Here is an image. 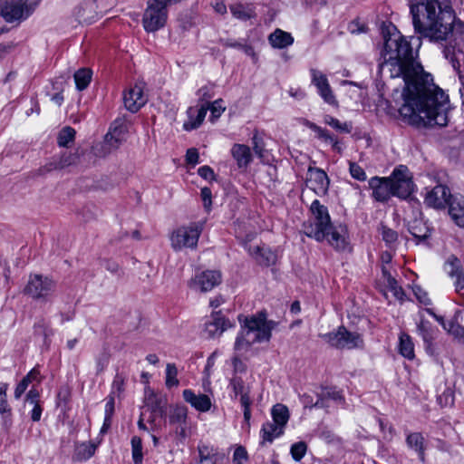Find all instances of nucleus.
<instances>
[{
	"label": "nucleus",
	"instance_id": "nucleus-42",
	"mask_svg": "<svg viewBox=\"0 0 464 464\" xmlns=\"http://www.w3.org/2000/svg\"><path fill=\"white\" fill-rule=\"evenodd\" d=\"M131 451L132 459L135 464L141 463L143 459L142 441L141 439L138 436H134L131 439Z\"/></svg>",
	"mask_w": 464,
	"mask_h": 464
},
{
	"label": "nucleus",
	"instance_id": "nucleus-54",
	"mask_svg": "<svg viewBox=\"0 0 464 464\" xmlns=\"http://www.w3.org/2000/svg\"><path fill=\"white\" fill-rule=\"evenodd\" d=\"M208 110H210L211 118L213 120L219 118L226 110V108L223 106V100H216L210 106L208 105Z\"/></svg>",
	"mask_w": 464,
	"mask_h": 464
},
{
	"label": "nucleus",
	"instance_id": "nucleus-27",
	"mask_svg": "<svg viewBox=\"0 0 464 464\" xmlns=\"http://www.w3.org/2000/svg\"><path fill=\"white\" fill-rule=\"evenodd\" d=\"M229 10L234 18L240 21H247L256 17V8L253 4L237 2L229 5Z\"/></svg>",
	"mask_w": 464,
	"mask_h": 464
},
{
	"label": "nucleus",
	"instance_id": "nucleus-56",
	"mask_svg": "<svg viewBox=\"0 0 464 464\" xmlns=\"http://www.w3.org/2000/svg\"><path fill=\"white\" fill-rule=\"evenodd\" d=\"M226 45L228 47H231V48H237V49L242 50L248 56H252V57L256 56L255 50L251 45L243 44L238 42L227 43Z\"/></svg>",
	"mask_w": 464,
	"mask_h": 464
},
{
	"label": "nucleus",
	"instance_id": "nucleus-49",
	"mask_svg": "<svg viewBox=\"0 0 464 464\" xmlns=\"http://www.w3.org/2000/svg\"><path fill=\"white\" fill-rule=\"evenodd\" d=\"M442 53H443L444 57L447 60L450 61V63H451L453 69L455 71H459L460 63H459V59L457 57L455 49L451 48V47H449V46H445L443 48Z\"/></svg>",
	"mask_w": 464,
	"mask_h": 464
},
{
	"label": "nucleus",
	"instance_id": "nucleus-41",
	"mask_svg": "<svg viewBox=\"0 0 464 464\" xmlns=\"http://www.w3.org/2000/svg\"><path fill=\"white\" fill-rule=\"evenodd\" d=\"M324 122L342 132L350 133L353 130V125L351 122H341L338 119L332 116H326Z\"/></svg>",
	"mask_w": 464,
	"mask_h": 464
},
{
	"label": "nucleus",
	"instance_id": "nucleus-10",
	"mask_svg": "<svg viewBox=\"0 0 464 464\" xmlns=\"http://www.w3.org/2000/svg\"><path fill=\"white\" fill-rule=\"evenodd\" d=\"M130 122L125 119H116L111 124L109 132L105 135L102 144V156L116 150L127 139Z\"/></svg>",
	"mask_w": 464,
	"mask_h": 464
},
{
	"label": "nucleus",
	"instance_id": "nucleus-50",
	"mask_svg": "<svg viewBox=\"0 0 464 464\" xmlns=\"http://www.w3.org/2000/svg\"><path fill=\"white\" fill-rule=\"evenodd\" d=\"M253 150L255 153L259 157H264L265 151V143L263 141V138L258 134V132H255L252 138Z\"/></svg>",
	"mask_w": 464,
	"mask_h": 464
},
{
	"label": "nucleus",
	"instance_id": "nucleus-13",
	"mask_svg": "<svg viewBox=\"0 0 464 464\" xmlns=\"http://www.w3.org/2000/svg\"><path fill=\"white\" fill-rule=\"evenodd\" d=\"M444 271L451 279L456 293L462 295L464 290V269L461 261L454 255H450L443 266Z\"/></svg>",
	"mask_w": 464,
	"mask_h": 464
},
{
	"label": "nucleus",
	"instance_id": "nucleus-32",
	"mask_svg": "<svg viewBox=\"0 0 464 464\" xmlns=\"http://www.w3.org/2000/svg\"><path fill=\"white\" fill-rule=\"evenodd\" d=\"M271 416L273 420L272 422L285 430L290 418L288 408L282 403H277L273 406L271 410Z\"/></svg>",
	"mask_w": 464,
	"mask_h": 464
},
{
	"label": "nucleus",
	"instance_id": "nucleus-3",
	"mask_svg": "<svg viewBox=\"0 0 464 464\" xmlns=\"http://www.w3.org/2000/svg\"><path fill=\"white\" fill-rule=\"evenodd\" d=\"M240 323V332L238 333L234 349L240 354H246L251 349V346L256 343L268 342L272 336V330L276 323L267 320L265 313L260 312L256 314L238 316Z\"/></svg>",
	"mask_w": 464,
	"mask_h": 464
},
{
	"label": "nucleus",
	"instance_id": "nucleus-57",
	"mask_svg": "<svg viewBox=\"0 0 464 464\" xmlns=\"http://www.w3.org/2000/svg\"><path fill=\"white\" fill-rule=\"evenodd\" d=\"M413 292H414L416 298L418 299V301L420 304H422L424 305L431 304V300L430 299L428 293L425 290H423L421 287L416 286L413 289Z\"/></svg>",
	"mask_w": 464,
	"mask_h": 464
},
{
	"label": "nucleus",
	"instance_id": "nucleus-22",
	"mask_svg": "<svg viewBox=\"0 0 464 464\" xmlns=\"http://www.w3.org/2000/svg\"><path fill=\"white\" fill-rule=\"evenodd\" d=\"M97 0H83L75 8V15L80 22L92 23L99 13Z\"/></svg>",
	"mask_w": 464,
	"mask_h": 464
},
{
	"label": "nucleus",
	"instance_id": "nucleus-37",
	"mask_svg": "<svg viewBox=\"0 0 464 464\" xmlns=\"http://www.w3.org/2000/svg\"><path fill=\"white\" fill-rule=\"evenodd\" d=\"M96 447L91 442H83L76 447L74 459L76 460H86L95 453Z\"/></svg>",
	"mask_w": 464,
	"mask_h": 464
},
{
	"label": "nucleus",
	"instance_id": "nucleus-47",
	"mask_svg": "<svg viewBox=\"0 0 464 464\" xmlns=\"http://www.w3.org/2000/svg\"><path fill=\"white\" fill-rule=\"evenodd\" d=\"M349 172L356 180L364 181L367 179L364 169L356 162L349 161Z\"/></svg>",
	"mask_w": 464,
	"mask_h": 464
},
{
	"label": "nucleus",
	"instance_id": "nucleus-63",
	"mask_svg": "<svg viewBox=\"0 0 464 464\" xmlns=\"http://www.w3.org/2000/svg\"><path fill=\"white\" fill-rule=\"evenodd\" d=\"M198 173L200 177H202L205 179H214V171L213 169L208 166H202L198 169Z\"/></svg>",
	"mask_w": 464,
	"mask_h": 464
},
{
	"label": "nucleus",
	"instance_id": "nucleus-26",
	"mask_svg": "<svg viewBox=\"0 0 464 464\" xmlns=\"http://www.w3.org/2000/svg\"><path fill=\"white\" fill-rule=\"evenodd\" d=\"M198 451L199 464H218L219 460L223 459V455L218 452V449L208 444H198Z\"/></svg>",
	"mask_w": 464,
	"mask_h": 464
},
{
	"label": "nucleus",
	"instance_id": "nucleus-25",
	"mask_svg": "<svg viewBox=\"0 0 464 464\" xmlns=\"http://www.w3.org/2000/svg\"><path fill=\"white\" fill-rule=\"evenodd\" d=\"M230 153L239 169H246L252 161L251 150L247 145L236 143Z\"/></svg>",
	"mask_w": 464,
	"mask_h": 464
},
{
	"label": "nucleus",
	"instance_id": "nucleus-17",
	"mask_svg": "<svg viewBox=\"0 0 464 464\" xmlns=\"http://www.w3.org/2000/svg\"><path fill=\"white\" fill-rule=\"evenodd\" d=\"M147 102V97L140 84H135L123 93V103L129 111L137 112Z\"/></svg>",
	"mask_w": 464,
	"mask_h": 464
},
{
	"label": "nucleus",
	"instance_id": "nucleus-2",
	"mask_svg": "<svg viewBox=\"0 0 464 464\" xmlns=\"http://www.w3.org/2000/svg\"><path fill=\"white\" fill-rule=\"evenodd\" d=\"M409 11L414 33L419 39L443 44L453 34L456 26H462L449 2L440 0H410Z\"/></svg>",
	"mask_w": 464,
	"mask_h": 464
},
{
	"label": "nucleus",
	"instance_id": "nucleus-51",
	"mask_svg": "<svg viewBox=\"0 0 464 464\" xmlns=\"http://www.w3.org/2000/svg\"><path fill=\"white\" fill-rule=\"evenodd\" d=\"M381 231L382 239L386 242V244L392 246L397 241L398 234L396 231L387 227L386 226H382Z\"/></svg>",
	"mask_w": 464,
	"mask_h": 464
},
{
	"label": "nucleus",
	"instance_id": "nucleus-60",
	"mask_svg": "<svg viewBox=\"0 0 464 464\" xmlns=\"http://www.w3.org/2000/svg\"><path fill=\"white\" fill-rule=\"evenodd\" d=\"M115 397L109 395L106 398L104 416L112 417L114 414Z\"/></svg>",
	"mask_w": 464,
	"mask_h": 464
},
{
	"label": "nucleus",
	"instance_id": "nucleus-46",
	"mask_svg": "<svg viewBox=\"0 0 464 464\" xmlns=\"http://www.w3.org/2000/svg\"><path fill=\"white\" fill-rule=\"evenodd\" d=\"M307 451V445L304 441H298L291 446L290 453L295 461H300Z\"/></svg>",
	"mask_w": 464,
	"mask_h": 464
},
{
	"label": "nucleus",
	"instance_id": "nucleus-58",
	"mask_svg": "<svg viewBox=\"0 0 464 464\" xmlns=\"http://www.w3.org/2000/svg\"><path fill=\"white\" fill-rule=\"evenodd\" d=\"M247 459V452L242 446L236 448L233 455V461L235 464H243Z\"/></svg>",
	"mask_w": 464,
	"mask_h": 464
},
{
	"label": "nucleus",
	"instance_id": "nucleus-38",
	"mask_svg": "<svg viewBox=\"0 0 464 464\" xmlns=\"http://www.w3.org/2000/svg\"><path fill=\"white\" fill-rule=\"evenodd\" d=\"M188 417V410L186 407L179 406L176 407L169 416V421L171 424H178L180 426L181 432H184V425Z\"/></svg>",
	"mask_w": 464,
	"mask_h": 464
},
{
	"label": "nucleus",
	"instance_id": "nucleus-59",
	"mask_svg": "<svg viewBox=\"0 0 464 464\" xmlns=\"http://www.w3.org/2000/svg\"><path fill=\"white\" fill-rule=\"evenodd\" d=\"M199 154L197 149L190 148L187 150L186 153V161L188 164H191L193 166L197 165L199 160Z\"/></svg>",
	"mask_w": 464,
	"mask_h": 464
},
{
	"label": "nucleus",
	"instance_id": "nucleus-36",
	"mask_svg": "<svg viewBox=\"0 0 464 464\" xmlns=\"http://www.w3.org/2000/svg\"><path fill=\"white\" fill-rule=\"evenodd\" d=\"M92 75V71L87 68H82L76 71L73 76L77 90H85L91 82Z\"/></svg>",
	"mask_w": 464,
	"mask_h": 464
},
{
	"label": "nucleus",
	"instance_id": "nucleus-6",
	"mask_svg": "<svg viewBox=\"0 0 464 464\" xmlns=\"http://www.w3.org/2000/svg\"><path fill=\"white\" fill-rule=\"evenodd\" d=\"M57 288L52 277L42 274H30L23 293L36 301H49Z\"/></svg>",
	"mask_w": 464,
	"mask_h": 464
},
{
	"label": "nucleus",
	"instance_id": "nucleus-9",
	"mask_svg": "<svg viewBox=\"0 0 464 464\" xmlns=\"http://www.w3.org/2000/svg\"><path fill=\"white\" fill-rule=\"evenodd\" d=\"M324 340L336 349H358L363 346L362 335L348 331L344 326H339L335 332L322 335Z\"/></svg>",
	"mask_w": 464,
	"mask_h": 464
},
{
	"label": "nucleus",
	"instance_id": "nucleus-55",
	"mask_svg": "<svg viewBox=\"0 0 464 464\" xmlns=\"http://www.w3.org/2000/svg\"><path fill=\"white\" fill-rule=\"evenodd\" d=\"M109 361L110 356L107 353H102L96 357V374H100L104 371L109 364Z\"/></svg>",
	"mask_w": 464,
	"mask_h": 464
},
{
	"label": "nucleus",
	"instance_id": "nucleus-12",
	"mask_svg": "<svg viewBox=\"0 0 464 464\" xmlns=\"http://www.w3.org/2000/svg\"><path fill=\"white\" fill-rule=\"evenodd\" d=\"M234 327V324L228 318L224 316L221 311L213 312L204 323V333L208 338H218L222 334Z\"/></svg>",
	"mask_w": 464,
	"mask_h": 464
},
{
	"label": "nucleus",
	"instance_id": "nucleus-61",
	"mask_svg": "<svg viewBox=\"0 0 464 464\" xmlns=\"http://www.w3.org/2000/svg\"><path fill=\"white\" fill-rule=\"evenodd\" d=\"M30 383L31 382L25 377H24L23 380L17 384L14 390V398L19 399L22 396V394L25 392Z\"/></svg>",
	"mask_w": 464,
	"mask_h": 464
},
{
	"label": "nucleus",
	"instance_id": "nucleus-21",
	"mask_svg": "<svg viewBox=\"0 0 464 464\" xmlns=\"http://www.w3.org/2000/svg\"><path fill=\"white\" fill-rule=\"evenodd\" d=\"M208 111V102L202 103L199 107H189L187 111L188 120L184 121L183 129L187 131L198 129L202 124Z\"/></svg>",
	"mask_w": 464,
	"mask_h": 464
},
{
	"label": "nucleus",
	"instance_id": "nucleus-44",
	"mask_svg": "<svg viewBox=\"0 0 464 464\" xmlns=\"http://www.w3.org/2000/svg\"><path fill=\"white\" fill-rule=\"evenodd\" d=\"M77 156L71 152H64L55 163L51 164L52 169H63L76 162Z\"/></svg>",
	"mask_w": 464,
	"mask_h": 464
},
{
	"label": "nucleus",
	"instance_id": "nucleus-64",
	"mask_svg": "<svg viewBox=\"0 0 464 464\" xmlns=\"http://www.w3.org/2000/svg\"><path fill=\"white\" fill-rule=\"evenodd\" d=\"M198 95L199 97V100L201 102L208 101V99L212 98L213 94L211 92V90L208 86H203L198 91Z\"/></svg>",
	"mask_w": 464,
	"mask_h": 464
},
{
	"label": "nucleus",
	"instance_id": "nucleus-30",
	"mask_svg": "<svg viewBox=\"0 0 464 464\" xmlns=\"http://www.w3.org/2000/svg\"><path fill=\"white\" fill-rule=\"evenodd\" d=\"M408 230L417 239V243L427 240L430 236V229L422 219L411 221Z\"/></svg>",
	"mask_w": 464,
	"mask_h": 464
},
{
	"label": "nucleus",
	"instance_id": "nucleus-31",
	"mask_svg": "<svg viewBox=\"0 0 464 464\" xmlns=\"http://www.w3.org/2000/svg\"><path fill=\"white\" fill-rule=\"evenodd\" d=\"M270 44L276 49H283L294 43L291 34L281 29H276L268 37Z\"/></svg>",
	"mask_w": 464,
	"mask_h": 464
},
{
	"label": "nucleus",
	"instance_id": "nucleus-39",
	"mask_svg": "<svg viewBox=\"0 0 464 464\" xmlns=\"http://www.w3.org/2000/svg\"><path fill=\"white\" fill-rule=\"evenodd\" d=\"M75 130L70 126L63 128L57 137V143L60 147H69L75 138Z\"/></svg>",
	"mask_w": 464,
	"mask_h": 464
},
{
	"label": "nucleus",
	"instance_id": "nucleus-53",
	"mask_svg": "<svg viewBox=\"0 0 464 464\" xmlns=\"http://www.w3.org/2000/svg\"><path fill=\"white\" fill-rule=\"evenodd\" d=\"M123 390L124 379L121 375L117 374L112 382L111 392L110 395H112L113 397H119L122 393Z\"/></svg>",
	"mask_w": 464,
	"mask_h": 464
},
{
	"label": "nucleus",
	"instance_id": "nucleus-19",
	"mask_svg": "<svg viewBox=\"0 0 464 464\" xmlns=\"http://www.w3.org/2000/svg\"><path fill=\"white\" fill-rule=\"evenodd\" d=\"M454 195L450 194L446 186L438 185L426 194L424 203L434 208H443L446 205L449 206V200Z\"/></svg>",
	"mask_w": 464,
	"mask_h": 464
},
{
	"label": "nucleus",
	"instance_id": "nucleus-40",
	"mask_svg": "<svg viewBox=\"0 0 464 464\" xmlns=\"http://www.w3.org/2000/svg\"><path fill=\"white\" fill-rule=\"evenodd\" d=\"M306 126L317 134V137L325 142H330L333 147H336V139L334 138L327 130L321 128L314 122L307 121Z\"/></svg>",
	"mask_w": 464,
	"mask_h": 464
},
{
	"label": "nucleus",
	"instance_id": "nucleus-35",
	"mask_svg": "<svg viewBox=\"0 0 464 464\" xmlns=\"http://www.w3.org/2000/svg\"><path fill=\"white\" fill-rule=\"evenodd\" d=\"M326 400H333L335 401H343V396L340 391L335 389H325L319 395L317 401L314 402L313 407L324 408L326 407Z\"/></svg>",
	"mask_w": 464,
	"mask_h": 464
},
{
	"label": "nucleus",
	"instance_id": "nucleus-20",
	"mask_svg": "<svg viewBox=\"0 0 464 464\" xmlns=\"http://www.w3.org/2000/svg\"><path fill=\"white\" fill-rule=\"evenodd\" d=\"M8 384L0 382V415L1 425L5 431L8 432L13 425L12 408L7 401Z\"/></svg>",
	"mask_w": 464,
	"mask_h": 464
},
{
	"label": "nucleus",
	"instance_id": "nucleus-11",
	"mask_svg": "<svg viewBox=\"0 0 464 464\" xmlns=\"http://www.w3.org/2000/svg\"><path fill=\"white\" fill-rule=\"evenodd\" d=\"M230 386L235 398L239 397V402L243 408L244 420L249 425L251 419V405L253 401L250 397L251 387L246 384L241 377H234L230 381Z\"/></svg>",
	"mask_w": 464,
	"mask_h": 464
},
{
	"label": "nucleus",
	"instance_id": "nucleus-14",
	"mask_svg": "<svg viewBox=\"0 0 464 464\" xmlns=\"http://www.w3.org/2000/svg\"><path fill=\"white\" fill-rule=\"evenodd\" d=\"M222 276L219 271L206 270L195 276L190 282V287L196 291L208 292L221 283Z\"/></svg>",
	"mask_w": 464,
	"mask_h": 464
},
{
	"label": "nucleus",
	"instance_id": "nucleus-52",
	"mask_svg": "<svg viewBox=\"0 0 464 464\" xmlns=\"http://www.w3.org/2000/svg\"><path fill=\"white\" fill-rule=\"evenodd\" d=\"M438 402L442 407L451 406L454 403V394L450 389H446L440 395L438 396Z\"/></svg>",
	"mask_w": 464,
	"mask_h": 464
},
{
	"label": "nucleus",
	"instance_id": "nucleus-1",
	"mask_svg": "<svg viewBox=\"0 0 464 464\" xmlns=\"http://www.w3.org/2000/svg\"><path fill=\"white\" fill-rule=\"evenodd\" d=\"M379 64L382 74L401 78L405 83L403 104L399 112L404 121L414 126L448 124V96L433 82L430 73L425 72L418 61V52L400 33L384 37Z\"/></svg>",
	"mask_w": 464,
	"mask_h": 464
},
{
	"label": "nucleus",
	"instance_id": "nucleus-15",
	"mask_svg": "<svg viewBox=\"0 0 464 464\" xmlns=\"http://www.w3.org/2000/svg\"><path fill=\"white\" fill-rule=\"evenodd\" d=\"M310 72L312 83L316 87L321 98L330 105H337L336 98L332 91L326 75L316 69H312Z\"/></svg>",
	"mask_w": 464,
	"mask_h": 464
},
{
	"label": "nucleus",
	"instance_id": "nucleus-5",
	"mask_svg": "<svg viewBox=\"0 0 464 464\" xmlns=\"http://www.w3.org/2000/svg\"><path fill=\"white\" fill-rule=\"evenodd\" d=\"M41 0H0V15L6 23H21L36 9Z\"/></svg>",
	"mask_w": 464,
	"mask_h": 464
},
{
	"label": "nucleus",
	"instance_id": "nucleus-28",
	"mask_svg": "<svg viewBox=\"0 0 464 464\" xmlns=\"http://www.w3.org/2000/svg\"><path fill=\"white\" fill-rule=\"evenodd\" d=\"M285 430L272 421H266L262 425L260 430L261 441L260 445L265 446L266 443L271 444L275 439L281 437Z\"/></svg>",
	"mask_w": 464,
	"mask_h": 464
},
{
	"label": "nucleus",
	"instance_id": "nucleus-16",
	"mask_svg": "<svg viewBox=\"0 0 464 464\" xmlns=\"http://www.w3.org/2000/svg\"><path fill=\"white\" fill-rule=\"evenodd\" d=\"M306 184L317 195H325L329 188L330 180L323 169L310 167L307 171Z\"/></svg>",
	"mask_w": 464,
	"mask_h": 464
},
{
	"label": "nucleus",
	"instance_id": "nucleus-43",
	"mask_svg": "<svg viewBox=\"0 0 464 464\" xmlns=\"http://www.w3.org/2000/svg\"><path fill=\"white\" fill-rule=\"evenodd\" d=\"M178 369L174 363H168L166 366V386L172 388L179 385Z\"/></svg>",
	"mask_w": 464,
	"mask_h": 464
},
{
	"label": "nucleus",
	"instance_id": "nucleus-24",
	"mask_svg": "<svg viewBox=\"0 0 464 464\" xmlns=\"http://www.w3.org/2000/svg\"><path fill=\"white\" fill-rule=\"evenodd\" d=\"M449 215L459 227L464 228V197L454 195L449 200Z\"/></svg>",
	"mask_w": 464,
	"mask_h": 464
},
{
	"label": "nucleus",
	"instance_id": "nucleus-8",
	"mask_svg": "<svg viewBox=\"0 0 464 464\" xmlns=\"http://www.w3.org/2000/svg\"><path fill=\"white\" fill-rule=\"evenodd\" d=\"M388 179L393 197L406 199L413 192L412 176L406 166L396 167Z\"/></svg>",
	"mask_w": 464,
	"mask_h": 464
},
{
	"label": "nucleus",
	"instance_id": "nucleus-48",
	"mask_svg": "<svg viewBox=\"0 0 464 464\" xmlns=\"http://www.w3.org/2000/svg\"><path fill=\"white\" fill-rule=\"evenodd\" d=\"M386 284H387L389 289L392 292L393 295L398 300H403L404 299V296H405L404 291L398 285L397 280L392 276H388V282Z\"/></svg>",
	"mask_w": 464,
	"mask_h": 464
},
{
	"label": "nucleus",
	"instance_id": "nucleus-34",
	"mask_svg": "<svg viewBox=\"0 0 464 464\" xmlns=\"http://www.w3.org/2000/svg\"><path fill=\"white\" fill-rule=\"evenodd\" d=\"M399 353L408 360H412L415 357L414 344L411 337L406 333H401L399 336Z\"/></svg>",
	"mask_w": 464,
	"mask_h": 464
},
{
	"label": "nucleus",
	"instance_id": "nucleus-7",
	"mask_svg": "<svg viewBox=\"0 0 464 464\" xmlns=\"http://www.w3.org/2000/svg\"><path fill=\"white\" fill-rule=\"evenodd\" d=\"M204 223L193 222L174 230L170 236V245L175 251L183 248L194 249L202 233Z\"/></svg>",
	"mask_w": 464,
	"mask_h": 464
},
{
	"label": "nucleus",
	"instance_id": "nucleus-29",
	"mask_svg": "<svg viewBox=\"0 0 464 464\" xmlns=\"http://www.w3.org/2000/svg\"><path fill=\"white\" fill-rule=\"evenodd\" d=\"M248 252L261 266H269L276 262V255L268 248L259 246H249Z\"/></svg>",
	"mask_w": 464,
	"mask_h": 464
},
{
	"label": "nucleus",
	"instance_id": "nucleus-62",
	"mask_svg": "<svg viewBox=\"0 0 464 464\" xmlns=\"http://www.w3.org/2000/svg\"><path fill=\"white\" fill-rule=\"evenodd\" d=\"M236 353H237V354L232 359L234 371L242 372L246 370V365L240 359V356H243L244 354H240L237 352H236Z\"/></svg>",
	"mask_w": 464,
	"mask_h": 464
},
{
	"label": "nucleus",
	"instance_id": "nucleus-18",
	"mask_svg": "<svg viewBox=\"0 0 464 464\" xmlns=\"http://www.w3.org/2000/svg\"><path fill=\"white\" fill-rule=\"evenodd\" d=\"M368 184L372 190V197L375 201L383 203L393 197L388 177H372L369 179Z\"/></svg>",
	"mask_w": 464,
	"mask_h": 464
},
{
	"label": "nucleus",
	"instance_id": "nucleus-33",
	"mask_svg": "<svg viewBox=\"0 0 464 464\" xmlns=\"http://www.w3.org/2000/svg\"><path fill=\"white\" fill-rule=\"evenodd\" d=\"M424 437L420 432L410 433L406 438V442L410 448L414 450L420 461L425 460Z\"/></svg>",
	"mask_w": 464,
	"mask_h": 464
},
{
	"label": "nucleus",
	"instance_id": "nucleus-45",
	"mask_svg": "<svg viewBox=\"0 0 464 464\" xmlns=\"http://www.w3.org/2000/svg\"><path fill=\"white\" fill-rule=\"evenodd\" d=\"M417 331L425 343H430L431 341V325L429 321L421 319L417 324Z\"/></svg>",
	"mask_w": 464,
	"mask_h": 464
},
{
	"label": "nucleus",
	"instance_id": "nucleus-4",
	"mask_svg": "<svg viewBox=\"0 0 464 464\" xmlns=\"http://www.w3.org/2000/svg\"><path fill=\"white\" fill-rule=\"evenodd\" d=\"M310 210L313 219L304 223V233L319 242L326 239L336 250H343L346 246V238L331 223L327 208L315 199L312 202Z\"/></svg>",
	"mask_w": 464,
	"mask_h": 464
},
{
	"label": "nucleus",
	"instance_id": "nucleus-23",
	"mask_svg": "<svg viewBox=\"0 0 464 464\" xmlns=\"http://www.w3.org/2000/svg\"><path fill=\"white\" fill-rule=\"evenodd\" d=\"M183 399L193 408L201 412L208 411L211 408V400L207 394H196L192 390L183 391Z\"/></svg>",
	"mask_w": 464,
	"mask_h": 464
}]
</instances>
